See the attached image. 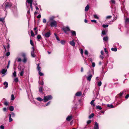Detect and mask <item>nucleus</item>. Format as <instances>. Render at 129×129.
<instances>
[{
  "instance_id": "nucleus-1",
  "label": "nucleus",
  "mask_w": 129,
  "mask_h": 129,
  "mask_svg": "<svg viewBox=\"0 0 129 129\" xmlns=\"http://www.w3.org/2000/svg\"><path fill=\"white\" fill-rule=\"evenodd\" d=\"M39 91L41 93H42L43 92V87L41 86L40 85H43L44 84V83L43 81H39Z\"/></svg>"
},
{
  "instance_id": "nucleus-2",
  "label": "nucleus",
  "mask_w": 129,
  "mask_h": 129,
  "mask_svg": "<svg viewBox=\"0 0 129 129\" xmlns=\"http://www.w3.org/2000/svg\"><path fill=\"white\" fill-rule=\"evenodd\" d=\"M5 11L8 8H10L12 5V4L10 2H7L5 3Z\"/></svg>"
},
{
  "instance_id": "nucleus-3",
  "label": "nucleus",
  "mask_w": 129,
  "mask_h": 129,
  "mask_svg": "<svg viewBox=\"0 0 129 129\" xmlns=\"http://www.w3.org/2000/svg\"><path fill=\"white\" fill-rule=\"evenodd\" d=\"M52 99V96L51 95H48L44 97L43 100L45 102H46Z\"/></svg>"
},
{
  "instance_id": "nucleus-4",
  "label": "nucleus",
  "mask_w": 129,
  "mask_h": 129,
  "mask_svg": "<svg viewBox=\"0 0 129 129\" xmlns=\"http://www.w3.org/2000/svg\"><path fill=\"white\" fill-rule=\"evenodd\" d=\"M37 68L39 74L41 76L43 75V74L41 71V67L39 66V64L38 63L37 65Z\"/></svg>"
},
{
  "instance_id": "nucleus-5",
  "label": "nucleus",
  "mask_w": 129,
  "mask_h": 129,
  "mask_svg": "<svg viewBox=\"0 0 129 129\" xmlns=\"http://www.w3.org/2000/svg\"><path fill=\"white\" fill-rule=\"evenodd\" d=\"M50 22V25L51 27H57V22L56 21L53 20Z\"/></svg>"
},
{
  "instance_id": "nucleus-6",
  "label": "nucleus",
  "mask_w": 129,
  "mask_h": 129,
  "mask_svg": "<svg viewBox=\"0 0 129 129\" xmlns=\"http://www.w3.org/2000/svg\"><path fill=\"white\" fill-rule=\"evenodd\" d=\"M9 121L11 122L13 121L12 119L11 118V117H14L15 116V114L13 112L11 113L9 115Z\"/></svg>"
},
{
  "instance_id": "nucleus-7",
  "label": "nucleus",
  "mask_w": 129,
  "mask_h": 129,
  "mask_svg": "<svg viewBox=\"0 0 129 129\" xmlns=\"http://www.w3.org/2000/svg\"><path fill=\"white\" fill-rule=\"evenodd\" d=\"M63 30L66 33H67V32L68 31H70V30L69 27L68 26L64 27L63 28Z\"/></svg>"
},
{
  "instance_id": "nucleus-8",
  "label": "nucleus",
  "mask_w": 129,
  "mask_h": 129,
  "mask_svg": "<svg viewBox=\"0 0 129 129\" xmlns=\"http://www.w3.org/2000/svg\"><path fill=\"white\" fill-rule=\"evenodd\" d=\"M51 35V33L50 32H48L45 33L44 35H43V36H44V37H46L47 38H49V37Z\"/></svg>"
},
{
  "instance_id": "nucleus-9",
  "label": "nucleus",
  "mask_w": 129,
  "mask_h": 129,
  "mask_svg": "<svg viewBox=\"0 0 129 129\" xmlns=\"http://www.w3.org/2000/svg\"><path fill=\"white\" fill-rule=\"evenodd\" d=\"M94 123L95 125L93 128V129H99V124L96 122H95Z\"/></svg>"
},
{
  "instance_id": "nucleus-10",
  "label": "nucleus",
  "mask_w": 129,
  "mask_h": 129,
  "mask_svg": "<svg viewBox=\"0 0 129 129\" xmlns=\"http://www.w3.org/2000/svg\"><path fill=\"white\" fill-rule=\"evenodd\" d=\"M3 85L4 86L3 87L4 89H6L8 87V84L7 82L5 81L3 83Z\"/></svg>"
},
{
  "instance_id": "nucleus-11",
  "label": "nucleus",
  "mask_w": 129,
  "mask_h": 129,
  "mask_svg": "<svg viewBox=\"0 0 129 129\" xmlns=\"http://www.w3.org/2000/svg\"><path fill=\"white\" fill-rule=\"evenodd\" d=\"M72 115L68 116L66 118V120L67 121H69L72 118Z\"/></svg>"
},
{
  "instance_id": "nucleus-12",
  "label": "nucleus",
  "mask_w": 129,
  "mask_h": 129,
  "mask_svg": "<svg viewBox=\"0 0 129 129\" xmlns=\"http://www.w3.org/2000/svg\"><path fill=\"white\" fill-rule=\"evenodd\" d=\"M69 43L70 45L73 46H75V44L73 40L72 41H70Z\"/></svg>"
},
{
  "instance_id": "nucleus-13",
  "label": "nucleus",
  "mask_w": 129,
  "mask_h": 129,
  "mask_svg": "<svg viewBox=\"0 0 129 129\" xmlns=\"http://www.w3.org/2000/svg\"><path fill=\"white\" fill-rule=\"evenodd\" d=\"M92 75L91 74L89 75L87 77V79L88 81H90L91 78L92 76Z\"/></svg>"
},
{
  "instance_id": "nucleus-14",
  "label": "nucleus",
  "mask_w": 129,
  "mask_h": 129,
  "mask_svg": "<svg viewBox=\"0 0 129 129\" xmlns=\"http://www.w3.org/2000/svg\"><path fill=\"white\" fill-rule=\"evenodd\" d=\"M7 71V69H3L1 72V73L3 75H5L6 74L5 73Z\"/></svg>"
},
{
  "instance_id": "nucleus-15",
  "label": "nucleus",
  "mask_w": 129,
  "mask_h": 129,
  "mask_svg": "<svg viewBox=\"0 0 129 129\" xmlns=\"http://www.w3.org/2000/svg\"><path fill=\"white\" fill-rule=\"evenodd\" d=\"M81 95L82 93L81 92H77L75 94V95L77 96H80Z\"/></svg>"
},
{
  "instance_id": "nucleus-16",
  "label": "nucleus",
  "mask_w": 129,
  "mask_h": 129,
  "mask_svg": "<svg viewBox=\"0 0 129 129\" xmlns=\"http://www.w3.org/2000/svg\"><path fill=\"white\" fill-rule=\"evenodd\" d=\"M107 32L105 30H103L102 32L101 36H103L106 34Z\"/></svg>"
},
{
  "instance_id": "nucleus-17",
  "label": "nucleus",
  "mask_w": 129,
  "mask_h": 129,
  "mask_svg": "<svg viewBox=\"0 0 129 129\" xmlns=\"http://www.w3.org/2000/svg\"><path fill=\"white\" fill-rule=\"evenodd\" d=\"M34 52V51H31V56L34 58L36 56V55L35 54Z\"/></svg>"
},
{
  "instance_id": "nucleus-18",
  "label": "nucleus",
  "mask_w": 129,
  "mask_h": 129,
  "mask_svg": "<svg viewBox=\"0 0 129 129\" xmlns=\"http://www.w3.org/2000/svg\"><path fill=\"white\" fill-rule=\"evenodd\" d=\"M71 35L72 36H76V32L75 31L73 30H72L71 31Z\"/></svg>"
},
{
  "instance_id": "nucleus-19",
  "label": "nucleus",
  "mask_w": 129,
  "mask_h": 129,
  "mask_svg": "<svg viewBox=\"0 0 129 129\" xmlns=\"http://www.w3.org/2000/svg\"><path fill=\"white\" fill-rule=\"evenodd\" d=\"M54 18V16H52L50 17L49 19V22H51V21H53Z\"/></svg>"
},
{
  "instance_id": "nucleus-20",
  "label": "nucleus",
  "mask_w": 129,
  "mask_h": 129,
  "mask_svg": "<svg viewBox=\"0 0 129 129\" xmlns=\"http://www.w3.org/2000/svg\"><path fill=\"white\" fill-rule=\"evenodd\" d=\"M5 19V17H4L2 18H0V21L2 22L4 24L5 23L4 20Z\"/></svg>"
},
{
  "instance_id": "nucleus-21",
  "label": "nucleus",
  "mask_w": 129,
  "mask_h": 129,
  "mask_svg": "<svg viewBox=\"0 0 129 129\" xmlns=\"http://www.w3.org/2000/svg\"><path fill=\"white\" fill-rule=\"evenodd\" d=\"M108 39V38L107 36L104 37L103 38V40L104 41H107Z\"/></svg>"
},
{
  "instance_id": "nucleus-22",
  "label": "nucleus",
  "mask_w": 129,
  "mask_h": 129,
  "mask_svg": "<svg viewBox=\"0 0 129 129\" xmlns=\"http://www.w3.org/2000/svg\"><path fill=\"white\" fill-rule=\"evenodd\" d=\"M107 106L108 107L110 108H114L112 104H108L107 105Z\"/></svg>"
},
{
  "instance_id": "nucleus-23",
  "label": "nucleus",
  "mask_w": 129,
  "mask_h": 129,
  "mask_svg": "<svg viewBox=\"0 0 129 129\" xmlns=\"http://www.w3.org/2000/svg\"><path fill=\"white\" fill-rule=\"evenodd\" d=\"M89 8V6L88 5H87L85 8V11H88Z\"/></svg>"
},
{
  "instance_id": "nucleus-24",
  "label": "nucleus",
  "mask_w": 129,
  "mask_h": 129,
  "mask_svg": "<svg viewBox=\"0 0 129 129\" xmlns=\"http://www.w3.org/2000/svg\"><path fill=\"white\" fill-rule=\"evenodd\" d=\"M37 100L38 101L41 102L42 101L43 99H42L40 97H38L36 98Z\"/></svg>"
},
{
  "instance_id": "nucleus-25",
  "label": "nucleus",
  "mask_w": 129,
  "mask_h": 129,
  "mask_svg": "<svg viewBox=\"0 0 129 129\" xmlns=\"http://www.w3.org/2000/svg\"><path fill=\"white\" fill-rule=\"evenodd\" d=\"M94 100H93L91 101L90 103V104L91 105H93L94 106H95V104H94Z\"/></svg>"
},
{
  "instance_id": "nucleus-26",
  "label": "nucleus",
  "mask_w": 129,
  "mask_h": 129,
  "mask_svg": "<svg viewBox=\"0 0 129 129\" xmlns=\"http://www.w3.org/2000/svg\"><path fill=\"white\" fill-rule=\"evenodd\" d=\"M93 17L94 18L96 19H99V17L96 14H95L93 15Z\"/></svg>"
},
{
  "instance_id": "nucleus-27",
  "label": "nucleus",
  "mask_w": 129,
  "mask_h": 129,
  "mask_svg": "<svg viewBox=\"0 0 129 129\" xmlns=\"http://www.w3.org/2000/svg\"><path fill=\"white\" fill-rule=\"evenodd\" d=\"M111 50L113 51L116 52L117 51V49L116 48H112Z\"/></svg>"
},
{
  "instance_id": "nucleus-28",
  "label": "nucleus",
  "mask_w": 129,
  "mask_h": 129,
  "mask_svg": "<svg viewBox=\"0 0 129 129\" xmlns=\"http://www.w3.org/2000/svg\"><path fill=\"white\" fill-rule=\"evenodd\" d=\"M33 1L32 0H26V2L28 4H32Z\"/></svg>"
},
{
  "instance_id": "nucleus-29",
  "label": "nucleus",
  "mask_w": 129,
  "mask_h": 129,
  "mask_svg": "<svg viewBox=\"0 0 129 129\" xmlns=\"http://www.w3.org/2000/svg\"><path fill=\"white\" fill-rule=\"evenodd\" d=\"M54 35L55 36L57 40L58 41H60V40L59 39V38L57 36V35L56 33H55Z\"/></svg>"
},
{
  "instance_id": "nucleus-30",
  "label": "nucleus",
  "mask_w": 129,
  "mask_h": 129,
  "mask_svg": "<svg viewBox=\"0 0 129 129\" xmlns=\"http://www.w3.org/2000/svg\"><path fill=\"white\" fill-rule=\"evenodd\" d=\"M9 109L11 111H13L14 110V107L13 106H11L9 107Z\"/></svg>"
},
{
  "instance_id": "nucleus-31",
  "label": "nucleus",
  "mask_w": 129,
  "mask_h": 129,
  "mask_svg": "<svg viewBox=\"0 0 129 129\" xmlns=\"http://www.w3.org/2000/svg\"><path fill=\"white\" fill-rule=\"evenodd\" d=\"M96 109H97L101 110L102 109V108L100 106L98 105L96 106Z\"/></svg>"
},
{
  "instance_id": "nucleus-32",
  "label": "nucleus",
  "mask_w": 129,
  "mask_h": 129,
  "mask_svg": "<svg viewBox=\"0 0 129 129\" xmlns=\"http://www.w3.org/2000/svg\"><path fill=\"white\" fill-rule=\"evenodd\" d=\"M94 116V114L93 113L91 114L90 115L89 117V118L90 119L92 118Z\"/></svg>"
},
{
  "instance_id": "nucleus-33",
  "label": "nucleus",
  "mask_w": 129,
  "mask_h": 129,
  "mask_svg": "<svg viewBox=\"0 0 129 129\" xmlns=\"http://www.w3.org/2000/svg\"><path fill=\"white\" fill-rule=\"evenodd\" d=\"M108 25L107 24H104L102 25V27L104 28L108 27Z\"/></svg>"
},
{
  "instance_id": "nucleus-34",
  "label": "nucleus",
  "mask_w": 129,
  "mask_h": 129,
  "mask_svg": "<svg viewBox=\"0 0 129 129\" xmlns=\"http://www.w3.org/2000/svg\"><path fill=\"white\" fill-rule=\"evenodd\" d=\"M37 39H40L41 38V35H38L37 37Z\"/></svg>"
},
{
  "instance_id": "nucleus-35",
  "label": "nucleus",
  "mask_w": 129,
  "mask_h": 129,
  "mask_svg": "<svg viewBox=\"0 0 129 129\" xmlns=\"http://www.w3.org/2000/svg\"><path fill=\"white\" fill-rule=\"evenodd\" d=\"M27 61V59L26 58H24V59L23 60V62L24 63H26Z\"/></svg>"
},
{
  "instance_id": "nucleus-36",
  "label": "nucleus",
  "mask_w": 129,
  "mask_h": 129,
  "mask_svg": "<svg viewBox=\"0 0 129 129\" xmlns=\"http://www.w3.org/2000/svg\"><path fill=\"white\" fill-rule=\"evenodd\" d=\"M102 84V82H101V81H99L98 82V86H100Z\"/></svg>"
},
{
  "instance_id": "nucleus-37",
  "label": "nucleus",
  "mask_w": 129,
  "mask_h": 129,
  "mask_svg": "<svg viewBox=\"0 0 129 129\" xmlns=\"http://www.w3.org/2000/svg\"><path fill=\"white\" fill-rule=\"evenodd\" d=\"M30 33L31 36L33 37H34L35 36V35L33 31L32 30H31V31Z\"/></svg>"
},
{
  "instance_id": "nucleus-38",
  "label": "nucleus",
  "mask_w": 129,
  "mask_h": 129,
  "mask_svg": "<svg viewBox=\"0 0 129 129\" xmlns=\"http://www.w3.org/2000/svg\"><path fill=\"white\" fill-rule=\"evenodd\" d=\"M23 74H24L23 71H21V72H20V73H19L20 75L21 76H23Z\"/></svg>"
},
{
  "instance_id": "nucleus-39",
  "label": "nucleus",
  "mask_w": 129,
  "mask_h": 129,
  "mask_svg": "<svg viewBox=\"0 0 129 129\" xmlns=\"http://www.w3.org/2000/svg\"><path fill=\"white\" fill-rule=\"evenodd\" d=\"M60 42L62 44H64L65 43V41L64 40H61Z\"/></svg>"
},
{
  "instance_id": "nucleus-40",
  "label": "nucleus",
  "mask_w": 129,
  "mask_h": 129,
  "mask_svg": "<svg viewBox=\"0 0 129 129\" xmlns=\"http://www.w3.org/2000/svg\"><path fill=\"white\" fill-rule=\"evenodd\" d=\"M96 80H97L98 81H100V80H101V79L100 77H96Z\"/></svg>"
},
{
  "instance_id": "nucleus-41",
  "label": "nucleus",
  "mask_w": 129,
  "mask_h": 129,
  "mask_svg": "<svg viewBox=\"0 0 129 129\" xmlns=\"http://www.w3.org/2000/svg\"><path fill=\"white\" fill-rule=\"evenodd\" d=\"M119 45V44L118 43H115L114 45V46H116L117 47V46H118Z\"/></svg>"
},
{
  "instance_id": "nucleus-42",
  "label": "nucleus",
  "mask_w": 129,
  "mask_h": 129,
  "mask_svg": "<svg viewBox=\"0 0 129 129\" xmlns=\"http://www.w3.org/2000/svg\"><path fill=\"white\" fill-rule=\"evenodd\" d=\"M13 75L14 77H16V73L15 71L13 73Z\"/></svg>"
},
{
  "instance_id": "nucleus-43",
  "label": "nucleus",
  "mask_w": 129,
  "mask_h": 129,
  "mask_svg": "<svg viewBox=\"0 0 129 129\" xmlns=\"http://www.w3.org/2000/svg\"><path fill=\"white\" fill-rule=\"evenodd\" d=\"M80 53H81V54L82 55H83V50L82 49H80Z\"/></svg>"
},
{
  "instance_id": "nucleus-44",
  "label": "nucleus",
  "mask_w": 129,
  "mask_h": 129,
  "mask_svg": "<svg viewBox=\"0 0 129 129\" xmlns=\"http://www.w3.org/2000/svg\"><path fill=\"white\" fill-rule=\"evenodd\" d=\"M11 100H14V96L12 94L11 95Z\"/></svg>"
},
{
  "instance_id": "nucleus-45",
  "label": "nucleus",
  "mask_w": 129,
  "mask_h": 129,
  "mask_svg": "<svg viewBox=\"0 0 129 129\" xmlns=\"http://www.w3.org/2000/svg\"><path fill=\"white\" fill-rule=\"evenodd\" d=\"M84 53L86 55H87L88 54V52L87 50H85L84 51Z\"/></svg>"
},
{
  "instance_id": "nucleus-46",
  "label": "nucleus",
  "mask_w": 129,
  "mask_h": 129,
  "mask_svg": "<svg viewBox=\"0 0 129 129\" xmlns=\"http://www.w3.org/2000/svg\"><path fill=\"white\" fill-rule=\"evenodd\" d=\"M43 22L44 23H45L46 22V20L45 18L43 19Z\"/></svg>"
},
{
  "instance_id": "nucleus-47",
  "label": "nucleus",
  "mask_w": 129,
  "mask_h": 129,
  "mask_svg": "<svg viewBox=\"0 0 129 129\" xmlns=\"http://www.w3.org/2000/svg\"><path fill=\"white\" fill-rule=\"evenodd\" d=\"M30 44L32 46H34V43H33V41H32V40H30Z\"/></svg>"
},
{
  "instance_id": "nucleus-48",
  "label": "nucleus",
  "mask_w": 129,
  "mask_h": 129,
  "mask_svg": "<svg viewBox=\"0 0 129 129\" xmlns=\"http://www.w3.org/2000/svg\"><path fill=\"white\" fill-rule=\"evenodd\" d=\"M124 92V91H123L122 93H121L119 94V95L120 97H121V96H122V95L124 93L123 92Z\"/></svg>"
},
{
  "instance_id": "nucleus-49",
  "label": "nucleus",
  "mask_w": 129,
  "mask_h": 129,
  "mask_svg": "<svg viewBox=\"0 0 129 129\" xmlns=\"http://www.w3.org/2000/svg\"><path fill=\"white\" fill-rule=\"evenodd\" d=\"M91 21L92 22L95 23H96L97 22V21L96 20H91Z\"/></svg>"
},
{
  "instance_id": "nucleus-50",
  "label": "nucleus",
  "mask_w": 129,
  "mask_h": 129,
  "mask_svg": "<svg viewBox=\"0 0 129 129\" xmlns=\"http://www.w3.org/2000/svg\"><path fill=\"white\" fill-rule=\"evenodd\" d=\"M17 61L18 62H20L21 61V59L20 58H18V59Z\"/></svg>"
},
{
  "instance_id": "nucleus-51",
  "label": "nucleus",
  "mask_w": 129,
  "mask_h": 129,
  "mask_svg": "<svg viewBox=\"0 0 129 129\" xmlns=\"http://www.w3.org/2000/svg\"><path fill=\"white\" fill-rule=\"evenodd\" d=\"M125 22H129V18H126L125 20Z\"/></svg>"
},
{
  "instance_id": "nucleus-52",
  "label": "nucleus",
  "mask_w": 129,
  "mask_h": 129,
  "mask_svg": "<svg viewBox=\"0 0 129 129\" xmlns=\"http://www.w3.org/2000/svg\"><path fill=\"white\" fill-rule=\"evenodd\" d=\"M0 128L1 129H4V127L3 125H1L0 126Z\"/></svg>"
},
{
  "instance_id": "nucleus-53",
  "label": "nucleus",
  "mask_w": 129,
  "mask_h": 129,
  "mask_svg": "<svg viewBox=\"0 0 129 129\" xmlns=\"http://www.w3.org/2000/svg\"><path fill=\"white\" fill-rule=\"evenodd\" d=\"M10 54V53L9 52H7L6 53V56H8Z\"/></svg>"
},
{
  "instance_id": "nucleus-54",
  "label": "nucleus",
  "mask_w": 129,
  "mask_h": 129,
  "mask_svg": "<svg viewBox=\"0 0 129 129\" xmlns=\"http://www.w3.org/2000/svg\"><path fill=\"white\" fill-rule=\"evenodd\" d=\"M92 66L94 67L95 66V64L94 62H92Z\"/></svg>"
},
{
  "instance_id": "nucleus-55",
  "label": "nucleus",
  "mask_w": 129,
  "mask_h": 129,
  "mask_svg": "<svg viewBox=\"0 0 129 129\" xmlns=\"http://www.w3.org/2000/svg\"><path fill=\"white\" fill-rule=\"evenodd\" d=\"M91 120H88L87 122V124H89L90 123H91Z\"/></svg>"
},
{
  "instance_id": "nucleus-56",
  "label": "nucleus",
  "mask_w": 129,
  "mask_h": 129,
  "mask_svg": "<svg viewBox=\"0 0 129 129\" xmlns=\"http://www.w3.org/2000/svg\"><path fill=\"white\" fill-rule=\"evenodd\" d=\"M22 55L23 57H24V58H26V55L25 53H23L22 54Z\"/></svg>"
},
{
  "instance_id": "nucleus-57",
  "label": "nucleus",
  "mask_w": 129,
  "mask_h": 129,
  "mask_svg": "<svg viewBox=\"0 0 129 129\" xmlns=\"http://www.w3.org/2000/svg\"><path fill=\"white\" fill-rule=\"evenodd\" d=\"M51 102V101H50L49 102H48L47 103V104H46V106H47L48 105L50 104Z\"/></svg>"
},
{
  "instance_id": "nucleus-58",
  "label": "nucleus",
  "mask_w": 129,
  "mask_h": 129,
  "mask_svg": "<svg viewBox=\"0 0 129 129\" xmlns=\"http://www.w3.org/2000/svg\"><path fill=\"white\" fill-rule=\"evenodd\" d=\"M37 17L38 18H40L41 17V15L40 14H39L37 16Z\"/></svg>"
},
{
  "instance_id": "nucleus-59",
  "label": "nucleus",
  "mask_w": 129,
  "mask_h": 129,
  "mask_svg": "<svg viewBox=\"0 0 129 129\" xmlns=\"http://www.w3.org/2000/svg\"><path fill=\"white\" fill-rule=\"evenodd\" d=\"M111 2L113 4H114L115 3L114 0H111Z\"/></svg>"
},
{
  "instance_id": "nucleus-60",
  "label": "nucleus",
  "mask_w": 129,
  "mask_h": 129,
  "mask_svg": "<svg viewBox=\"0 0 129 129\" xmlns=\"http://www.w3.org/2000/svg\"><path fill=\"white\" fill-rule=\"evenodd\" d=\"M4 104L6 105H7L8 104V103L7 102H4Z\"/></svg>"
},
{
  "instance_id": "nucleus-61",
  "label": "nucleus",
  "mask_w": 129,
  "mask_h": 129,
  "mask_svg": "<svg viewBox=\"0 0 129 129\" xmlns=\"http://www.w3.org/2000/svg\"><path fill=\"white\" fill-rule=\"evenodd\" d=\"M111 17H112L111 16H107L106 17V18L107 19H109V18H111Z\"/></svg>"
},
{
  "instance_id": "nucleus-62",
  "label": "nucleus",
  "mask_w": 129,
  "mask_h": 129,
  "mask_svg": "<svg viewBox=\"0 0 129 129\" xmlns=\"http://www.w3.org/2000/svg\"><path fill=\"white\" fill-rule=\"evenodd\" d=\"M3 111H7V109L6 108H3Z\"/></svg>"
},
{
  "instance_id": "nucleus-63",
  "label": "nucleus",
  "mask_w": 129,
  "mask_h": 129,
  "mask_svg": "<svg viewBox=\"0 0 129 129\" xmlns=\"http://www.w3.org/2000/svg\"><path fill=\"white\" fill-rule=\"evenodd\" d=\"M117 18V17H116L115 16H114V19H113V21H115Z\"/></svg>"
},
{
  "instance_id": "nucleus-64",
  "label": "nucleus",
  "mask_w": 129,
  "mask_h": 129,
  "mask_svg": "<svg viewBox=\"0 0 129 129\" xmlns=\"http://www.w3.org/2000/svg\"><path fill=\"white\" fill-rule=\"evenodd\" d=\"M129 97V94L125 96V98L126 99H127Z\"/></svg>"
}]
</instances>
